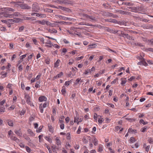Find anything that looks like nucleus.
<instances>
[{
	"mask_svg": "<svg viewBox=\"0 0 153 153\" xmlns=\"http://www.w3.org/2000/svg\"><path fill=\"white\" fill-rule=\"evenodd\" d=\"M19 14V13H15L14 14L10 13H5L4 14V16L6 17L11 18L13 17L14 16H18Z\"/></svg>",
	"mask_w": 153,
	"mask_h": 153,
	"instance_id": "nucleus-1",
	"label": "nucleus"
},
{
	"mask_svg": "<svg viewBox=\"0 0 153 153\" xmlns=\"http://www.w3.org/2000/svg\"><path fill=\"white\" fill-rule=\"evenodd\" d=\"M14 3L15 4V6L16 7H20L21 9H29L30 8V7L28 6L26 4H22L21 5H19L17 4H16L14 2Z\"/></svg>",
	"mask_w": 153,
	"mask_h": 153,
	"instance_id": "nucleus-2",
	"label": "nucleus"
},
{
	"mask_svg": "<svg viewBox=\"0 0 153 153\" xmlns=\"http://www.w3.org/2000/svg\"><path fill=\"white\" fill-rule=\"evenodd\" d=\"M104 30L105 31H108L113 33H117L118 31L117 30H114L111 29L107 27H104Z\"/></svg>",
	"mask_w": 153,
	"mask_h": 153,
	"instance_id": "nucleus-3",
	"label": "nucleus"
},
{
	"mask_svg": "<svg viewBox=\"0 0 153 153\" xmlns=\"http://www.w3.org/2000/svg\"><path fill=\"white\" fill-rule=\"evenodd\" d=\"M104 15L107 16H113L114 18H117L118 17L117 16L114 15L113 14L108 12H105L104 13Z\"/></svg>",
	"mask_w": 153,
	"mask_h": 153,
	"instance_id": "nucleus-4",
	"label": "nucleus"
},
{
	"mask_svg": "<svg viewBox=\"0 0 153 153\" xmlns=\"http://www.w3.org/2000/svg\"><path fill=\"white\" fill-rule=\"evenodd\" d=\"M25 98L26 100V102L28 104H30V97L28 95L25 94Z\"/></svg>",
	"mask_w": 153,
	"mask_h": 153,
	"instance_id": "nucleus-5",
	"label": "nucleus"
},
{
	"mask_svg": "<svg viewBox=\"0 0 153 153\" xmlns=\"http://www.w3.org/2000/svg\"><path fill=\"white\" fill-rule=\"evenodd\" d=\"M117 12L120 13L121 14L126 15H131V13L127 11H123L122 10H118Z\"/></svg>",
	"mask_w": 153,
	"mask_h": 153,
	"instance_id": "nucleus-6",
	"label": "nucleus"
},
{
	"mask_svg": "<svg viewBox=\"0 0 153 153\" xmlns=\"http://www.w3.org/2000/svg\"><path fill=\"white\" fill-rule=\"evenodd\" d=\"M83 16L84 17H85L86 18H89L92 20H95V18L94 17L92 16H89L86 14H83Z\"/></svg>",
	"mask_w": 153,
	"mask_h": 153,
	"instance_id": "nucleus-7",
	"label": "nucleus"
},
{
	"mask_svg": "<svg viewBox=\"0 0 153 153\" xmlns=\"http://www.w3.org/2000/svg\"><path fill=\"white\" fill-rule=\"evenodd\" d=\"M59 147L58 146H52L51 147V149L53 151V152H54L57 153L56 152V149L57 150H59Z\"/></svg>",
	"mask_w": 153,
	"mask_h": 153,
	"instance_id": "nucleus-8",
	"label": "nucleus"
},
{
	"mask_svg": "<svg viewBox=\"0 0 153 153\" xmlns=\"http://www.w3.org/2000/svg\"><path fill=\"white\" fill-rule=\"evenodd\" d=\"M14 132L18 136H21L22 135V133L20 129L18 130H15Z\"/></svg>",
	"mask_w": 153,
	"mask_h": 153,
	"instance_id": "nucleus-9",
	"label": "nucleus"
},
{
	"mask_svg": "<svg viewBox=\"0 0 153 153\" xmlns=\"http://www.w3.org/2000/svg\"><path fill=\"white\" fill-rule=\"evenodd\" d=\"M32 8L33 10L39 9V7L38 4L36 3H34L32 5Z\"/></svg>",
	"mask_w": 153,
	"mask_h": 153,
	"instance_id": "nucleus-10",
	"label": "nucleus"
},
{
	"mask_svg": "<svg viewBox=\"0 0 153 153\" xmlns=\"http://www.w3.org/2000/svg\"><path fill=\"white\" fill-rule=\"evenodd\" d=\"M56 143L58 146L59 147V146L61 145V142L58 137H56Z\"/></svg>",
	"mask_w": 153,
	"mask_h": 153,
	"instance_id": "nucleus-11",
	"label": "nucleus"
},
{
	"mask_svg": "<svg viewBox=\"0 0 153 153\" xmlns=\"http://www.w3.org/2000/svg\"><path fill=\"white\" fill-rule=\"evenodd\" d=\"M11 140L16 141V142H19V140L16 137L13 135L11 136L10 137Z\"/></svg>",
	"mask_w": 153,
	"mask_h": 153,
	"instance_id": "nucleus-12",
	"label": "nucleus"
},
{
	"mask_svg": "<svg viewBox=\"0 0 153 153\" xmlns=\"http://www.w3.org/2000/svg\"><path fill=\"white\" fill-rule=\"evenodd\" d=\"M124 36L127 39L130 40H134V39L133 37L132 36H129L128 34H124Z\"/></svg>",
	"mask_w": 153,
	"mask_h": 153,
	"instance_id": "nucleus-13",
	"label": "nucleus"
},
{
	"mask_svg": "<svg viewBox=\"0 0 153 153\" xmlns=\"http://www.w3.org/2000/svg\"><path fill=\"white\" fill-rule=\"evenodd\" d=\"M46 98L44 96H41L39 97V100L40 102L46 101Z\"/></svg>",
	"mask_w": 153,
	"mask_h": 153,
	"instance_id": "nucleus-14",
	"label": "nucleus"
},
{
	"mask_svg": "<svg viewBox=\"0 0 153 153\" xmlns=\"http://www.w3.org/2000/svg\"><path fill=\"white\" fill-rule=\"evenodd\" d=\"M143 27L144 28L147 29H151L153 27V26H152L151 25H144Z\"/></svg>",
	"mask_w": 153,
	"mask_h": 153,
	"instance_id": "nucleus-15",
	"label": "nucleus"
},
{
	"mask_svg": "<svg viewBox=\"0 0 153 153\" xmlns=\"http://www.w3.org/2000/svg\"><path fill=\"white\" fill-rule=\"evenodd\" d=\"M36 22L42 25H45V20H43L42 21L37 20L36 21Z\"/></svg>",
	"mask_w": 153,
	"mask_h": 153,
	"instance_id": "nucleus-16",
	"label": "nucleus"
},
{
	"mask_svg": "<svg viewBox=\"0 0 153 153\" xmlns=\"http://www.w3.org/2000/svg\"><path fill=\"white\" fill-rule=\"evenodd\" d=\"M27 131L28 134H29L31 136L33 137L35 135V134L33 133L32 131L30 129H29Z\"/></svg>",
	"mask_w": 153,
	"mask_h": 153,
	"instance_id": "nucleus-17",
	"label": "nucleus"
},
{
	"mask_svg": "<svg viewBox=\"0 0 153 153\" xmlns=\"http://www.w3.org/2000/svg\"><path fill=\"white\" fill-rule=\"evenodd\" d=\"M45 43L47 44H49V45H46V46L48 47H51L53 45V44L51 43V41L50 40H48L47 42Z\"/></svg>",
	"mask_w": 153,
	"mask_h": 153,
	"instance_id": "nucleus-18",
	"label": "nucleus"
},
{
	"mask_svg": "<svg viewBox=\"0 0 153 153\" xmlns=\"http://www.w3.org/2000/svg\"><path fill=\"white\" fill-rule=\"evenodd\" d=\"M65 87L64 86H63L62 87V88L61 90V92L62 93V94L63 95H65L66 93V91L65 90Z\"/></svg>",
	"mask_w": 153,
	"mask_h": 153,
	"instance_id": "nucleus-19",
	"label": "nucleus"
},
{
	"mask_svg": "<svg viewBox=\"0 0 153 153\" xmlns=\"http://www.w3.org/2000/svg\"><path fill=\"white\" fill-rule=\"evenodd\" d=\"M63 73L62 72H61L60 73L57 75L56 76L54 77L55 79L60 77L62 75H63Z\"/></svg>",
	"mask_w": 153,
	"mask_h": 153,
	"instance_id": "nucleus-20",
	"label": "nucleus"
},
{
	"mask_svg": "<svg viewBox=\"0 0 153 153\" xmlns=\"http://www.w3.org/2000/svg\"><path fill=\"white\" fill-rule=\"evenodd\" d=\"M5 108L4 106L0 107V113L5 112Z\"/></svg>",
	"mask_w": 153,
	"mask_h": 153,
	"instance_id": "nucleus-21",
	"label": "nucleus"
},
{
	"mask_svg": "<svg viewBox=\"0 0 153 153\" xmlns=\"http://www.w3.org/2000/svg\"><path fill=\"white\" fill-rule=\"evenodd\" d=\"M60 62L59 59H57L56 62L54 63V66L55 67H57L59 66V64Z\"/></svg>",
	"mask_w": 153,
	"mask_h": 153,
	"instance_id": "nucleus-22",
	"label": "nucleus"
},
{
	"mask_svg": "<svg viewBox=\"0 0 153 153\" xmlns=\"http://www.w3.org/2000/svg\"><path fill=\"white\" fill-rule=\"evenodd\" d=\"M57 3L58 4H65L66 2L65 1V0H59L56 1Z\"/></svg>",
	"mask_w": 153,
	"mask_h": 153,
	"instance_id": "nucleus-23",
	"label": "nucleus"
},
{
	"mask_svg": "<svg viewBox=\"0 0 153 153\" xmlns=\"http://www.w3.org/2000/svg\"><path fill=\"white\" fill-rule=\"evenodd\" d=\"M93 141L94 142V145L95 146L97 145L98 144V140L95 137H94L93 139Z\"/></svg>",
	"mask_w": 153,
	"mask_h": 153,
	"instance_id": "nucleus-24",
	"label": "nucleus"
},
{
	"mask_svg": "<svg viewBox=\"0 0 153 153\" xmlns=\"http://www.w3.org/2000/svg\"><path fill=\"white\" fill-rule=\"evenodd\" d=\"M31 15L32 16H35L36 15V16L38 17H41V13H31Z\"/></svg>",
	"mask_w": 153,
	"mask_h": 153,
	"instance_id": "nucleus-25",
	"label": "nucleus"
},
{
	"mask_svg": "<svg viewBox=\"0 0 153 153\" xmlns=\"http://www.w3.org/2000/svg\"><path fill=\"white\" fill-rule=\"evenodd\" d=\"M45 139L48 141L49 143H52L51 139L49 137H48V136H45Z\"/></svg>",
	"mask_w": 153,
	"mask_h": 153,
	"instance_id": "nucleus-26",
	"label": "nucleus"
},
{
	"mask_svg": "<svg viewBox=\"0 0 153 153\" xmlns=\"http://www.w3.org/2000/svg\"><path fill=\"white\" fill-rule=\"evenodd\" d=\"M48 31L49 32H50L51 33H56L57 32V30L54 29L52 30L51 29H49Z\"/></svg>",
	"mask_w": 153,
	"mask_h": 153,
	"instance_id": "nucleus-27",
	"label": "nucleus"
},
{
	"mask_svg": "<svg viewBox=\"0 0 153 153\" xmlns=\"http://www.w3.org/2000/svg\"><path fill=\"white\" fill-rule=\"evenodd\" d=\"M82 141L83 143L85 144L87 143H88V141L86 140L85 137H83L82 139Z\"/></svg>",
	"mask_w": 153,
	"mask_h": 153,
	"instance_id": "nucleus-28",
	"label": "nucleus"
},
{
	"mask_svg": "<svg viewBox=\"0 0 153 153\" xmlns=\"http://www.w3.org/2000/svg\"><path fill=\"white\" fill-rule=\"evenodd\" d=\"M129 141L130 142L132 143H133L135 141H136V140H135L134 138L133 137H131L129 139Z\"/></svg>",
	"mask_w": 153,
	"mask_h": 153,
	"instance_id": "nucleus-29",
	"label": "nucleus"
},
{
	"mask_svg": "<svg viewBox=\"0 0 153 153\" xmlns=\"http://www.w3.org/2000/svg\"><path fill=\"white\" fill-rule=\"evenodd\" d=\"M136 130L134 129H132L131 128H129L128 130V132L131 133H133L134 132H136Z\"/></svg>",
	"mask_w": 153,
	"mask_h": 153,
	"instance_id": "nucleus-30",
	"label": "nucleus"
},
{
	"mask_svg": "<svg viewBox=\"0 0 153 153\" xmlns=\"http://www.w3.org/2000/svg\"><path fill=\"white\" fill-rule=\"evenodd\" d=\"M142 65H143L145 66H147L148 65V64L146 62L144 59H142Z\"/></svg>",
	"mask_w": 153,
	"mask_h": 153,
	"instance_id": "nucleus-31",
	"label": "nucleus"
},
{
	"mask_svg": "<svg viewBox=\"0 0 153 153\" xmlns=\"http://www.w3.org/2000/svg\"><path fill=\"white\" fill-rule=\"evenodd\" d=\"M103 147L101 145H100L99 146V147L98 149V152H101L103 151Z\"/></svg>",
	"mask_w": 153,
	"mask_h": 153,
	"instance_id": "nucleus-32",
	"label": "nucleus"
},
{
	"mask_svg": "<svg viewBox=\"0 0 153 153\" xmlns=\"http://www.w3.org/2000/svg\"><path fill=\"white\" fill-rule=\"evenodd\" d=\"M91 69H88L87 70H85L84 72V74H87L88 73H91Z\"/></svg>",
	"mask_w": 153,
	"mask_h": 153,
	"instance_id": "nucleus-33",
	"label": "nucleus"
},
{
	"mask_svg": "<svg viewBox=\"0 0 153 153\" xmlns=\"http://www.w3.org/2000/svg\"><path fill=\"white\" fill-rule=\"evenodd\" d=\"M24 137L28 142L31 141V140H30L29 137L28 136H25V135H23Z\"/></svg>",
	"mask_w": 153,
	"mask_h": 153,
	"instance_id": "nucleus-34",
	"label": "nucleus"
},
{
	"mask_svg": "<svg viewBox=\"0 0 153 153\" xmlns=\"http://www.w3.org/2000/svg\"><path fill=\"white\" fill-rule=\"evenodd\" d=\"M135 45L137 46H140V47H143L144 46L143 45V44H142L140 43H139V42L136 43H135Z\"/></svg>",
	"mask_w": 153,
	"mask_h": 153,
	"instance_id": "nucleus-35",
	"label": "nucleus"
},
{
	"mask_svg": "<svg viewBox=\"0 0 153 153\" xmlns=\"http://www.w3.org/2000/svg\"><path fill=\"white\" fill-rule=\"evenodd\" d=\"M39 108L40 110V112L41 113H42L43 111V109L42 108V104H41L39 105Z\"/></svg>",
	"mask_w": 153,
	"mask_h": 153,
	"instance_id": "nucleus-36",
	"label": "nucleus"
},
{
	"mask_svg": "<svg viewBox=\"0 0 153 153\" xmlns=\"http://www.w3.org/2000/svg\"><path fill=\"white\" fill-rule=\"evenodd\" d=\"M64 118V116H62L59 119V122L60 123H63V122L62 119Z\"/></svg>",
	"mask_w": 153,
	"mask_h": 153,
	"instance_id": "nucleus-37",
	"label": "nucleus"
},
{
	"mask_svg": "<svg viewBox=\"0 0 153 153\" xmlns=\"http://www.w3.org/2000/svg\"><path fill=\"white\" fill-rule=\"evenodd\" d=\"M109 22L115 23H117V22L116 19H109Z\"/></svg>",
	"mask_w": 153,
	"mask_h": 153,
	"instance_id": "nucleus-38",
	"label": "nucleus"
},
{
	"mask_svg": "<svg viewBox=\"0 0 153 153\" xmlns=\"http://www.w3.org/2000/svg\"><path fill=\"white\" fill-rule=\"evenodd\" d=\"M40 83V81H39L36 82L35 84V87L36 88H39V84Z\"/></svg>",
	"mask_w": 153,
	"mask_h": 153,
	"instance_id": "nucleus-39",
	"label": "nucleus"
},
{
	"mask_svg": "<svg viewBox=\"0 0 153 153\" xmlns=\"http://www.w3.org/2000/svg\"><path fill=\"white\" fill-rule=\"evenodd\" d=\"M48 128H49V131L51 132H53V128L52 127V126L51 125L49 126H48Z\"/></svg>",
	"mask_w": 153,
	"mask_h": 153,
	"instance_id": "nucleus-40",
	"label": "nucleus"
},
{
	"mask_svg": "<svg viewBox=\"0 0 153 153\" xmlns=\"http://www.w3.org/2000/svg\"><path fill=\"white\" fill-rule=\"evenodd\" d=\"M8 124L9 126H13V123L12 121H10L8 122Z\"/></svg>",
	"mask_w": 153,
	"mask_h": 153,
	"instance_id": "nucleus-41",
	"label": "nucleus"
},
{
	"mask_svg": "<svg viewBox=\"0 0 153 153\" xmlns=\"http://www.w3.org/2000/svg\"><path fill=\"white\" fill-rule=\"evenodd\" d=\"M147 127L145 126L144 127L142 128L141 129V131L143 132H144L146 130Z\"/></svg>",
	"mask_w": 153,
	"mask_h": 153,
	"instance_id": "nucleus-42",
	"label": "nucleus"
},
{
	"mask_svg": "<svg viewBox=\"0 0 153 153\" xmlns=\"http://www.w3.org/2000/svg\"><path fill=\"white\" fill-rule=\"evenodd\" d=\"M12 131L11 130L9 131L8 132V137H10L11 136H12Z\"/></svg>",
	"mask_w": 153,
	"mask_h": 153,
	"instance_id": "nucleus-43",
	"label": "nucleus"
},
{
	"mask_svg": "<svg viewBox=\"0 0 153 153\" xmlns=\"http://www.w3.org/2000/svg\"><path fill=\"white\" fill-rule=\"evenodd\" d=\"M43 127V126H40L39 128L38 129H37L36 130V132H40L41 131V130L42 129V128Z\"/></svg>",
	"mask_w": 153,
	"mask_h": 153,
	"instance_id": "nucleus-44",
	"label": "nucleus"
},
{
	"mask_svg": "<svg viewBox=\"0 0 153 153\" xmlns=\"http://www.w3.org/2000/svg\"><path fill=\"white\" fill-rule=\"evenodd\" d=\"M9 21H10V22H16L18 21V20L17 19H16L15 20H14V19H9Z\"/></svg>",
	"mask_w": 153,
	"mask_h": 153,
	"instance_id": "nucleus-45",
	"label": "nucleus"
},
{
	"mask_svg": "<svg viewBox=\"0 0 153 153\" xmlns=\"http://www.w3.org/2000/svg\"><path fill=\"white\" fill-rule=\"evenodd\" d=\"M148 141L150 143H152L153 142V139L151 137H150L148 138Z\"/></svg>",
	"mask_w": 153,
	"mask_h": 153,
	"instance_id": "nucleus-46",
	"label": "nucleus"
},
{
	"mask_svg": "<svg viewBox=\"0 0 153 153\" xmlns=\"http://www.w3.org/2000/svg\"><path fill=\"white\" fill-rule=\"evenodd\" d=\"M24 29V27L23 26H22L19 27V32H21Z\"/></svg>",
	"mask_w": 153,
	"mask_h": 153,
	"instance_id": "nucleus-47",
	"label": "nucleus"
},
{
	"mask_svg": "<svg viewBox=\"0 0 153 153\" xmlns=\"http://www.w3.org/2000/svg\"><path fill=\"white\" fill-rule=\"evenodd\" d=\"M26 149L28 152L30 153V149L28 146H26Z\"/></svg>",
	"mask_w": 153,
	"mask_h": 153,
	"instance_id": "nucleus-48",
	"label": "nucleus"
},
{
	"mask_svg": "<svg viewBox=\"0 0 153 153\" xmlns=\"http://www.w3.org/2000/svg\"><path fill=\"white\" fill-rule=\"evenodd\" d=\"M67 135V139L70 140L71 138V137H70V133H68Z\"/></svg>",
	"mask_w": 153,
	"mask_h": 153,
	"instance_id": "nucleus-49",
	"label": "nucleus"
},
{
	"mask_svg": "<svg viewBox=\"0 0 153 153\" xmlns=\"http://www.w3.org/2000/svg\"><path fill=\"white\" fill-rule=\"evenodd\" d=\"M118 79V78H117L116 79H114L113 81H112L111 82V84L115 83L117 82V80Z\"/></svg>",
	"mask_w": 153,
	"mask_h": 153,
	"instance_id": "nucleus-50",
	"label": "nucleus"
},
{
	"mask_svg": "<svg viewBox=\"0 0 153 153\" xmlns=\"http://www.w3.org/2000/svg\"><path fill=\"white\" fill-rule=\"evenodd\" d=\"M78 70L76 67H75L74 68H72V72L76 71Z\"/></svg>",
	"mask_w": 153,
	"mask_h": 153,
	"instance_id": "nucleus-51",
	"label": "nucleus"
},
{
	"mask_svg": "<svg viewBox=\"0 0 153 153\" xmlns=\"http://www.w3.org/2000/svg\"><path fill=\"white\" fill-rule=\"evenodd\" d=\"M123 79L122 78V82H121V85H124L126 83V80H123L122 79Z\"/></svg>",
	"mask_w": 153,
	"mask_h": 153,
	"instance_id": "nucleus-52",
	"label": "nucleus"
},
{
	"mask_svg": "<svg viewBox=\"0 0 153 153\" xmlns=\"http://www.w3.org/2000/svg\"><path fill=\"white\" fill-rule=\"evenodd\" d=\"M18 69L20 71H22L23 70V67H22V65H20L18 67Z\"/></svg>",
	"mask_w": 153,
	"mask_h": 153,
	"instance_id": "nucleus-53",
	"label": "nucleus"
},
{
	"mask_svg": "<svg viewBox=\"0 0 153 153\" xmlns=\"http://www.w3.org/2000/svg\"><path fill=\"white\" fill-rule=\"evenodd\" d=\"M80 80V79H79V78H78L76 80L75 82V84L76 85L79 82Z\"/></svg>",
	"mask_w": 153,
	"mask_h": 153,
	"instance_id": "nucleus-54",
	"label": "nucleus"
},
{
	"mask_svg": "<svg viewBox=\"0 0 153 153\" xmlns=\"http://www.w3.org/2000/svg\"><path fill=\"white\" fill-rule=\"evenodd\" d=\"M95 46V44H94V45H89L88 46V48L89 49L90 48H94L95 47V46Z\"/></svg>",
	"mask_w": 153,
	"mask_h": 153,
	"instance_id": "nucleus-55",
	"label": "nucleus"
},
{
	"mask_svg": "<svg viewBox=\"0 0 153 153\" xmlns=\"http://www.w3.org/2000/svg\"><path fill=\"white\" fill-rule=\"evenodd\" d=\"M25 111L24 110H22L21 112H20V114L21 115H23L25 113Z\"/></svg>",
	"mask_w": 153,
	"mask_h": 153,
	"instance_id": "nucleus-56",
	"label": "nucleus"
},
{
	"mask_svg": "<svg viewBox=\"0 0 153 153\" xmlns=\"http://www.w3.org/2000/svg\"><path fill=\"white\" fill-rule=\"evenodd\" d=\"M21 87L22 89L23 90H24L25 88V86L24 84L23 83H22L21 84Z\"/></svg>",
	"mask_w": 153,
	"mask_h": 153,
	"instance_id": "nucleus-57",
	"label": "nucleus"
},
{
	"mask_svg": "<svg viewBox=\"0 0 153 153\" xmlns=\"http://www.w3.org/2000/svg\"><path fill=\"white\" fill-rule=\"evenodd\" d=\"M62 123L60 125V127L61 129H63L64 128V125L63 123Z\"/></svg>",
	"mask_w": 153,
	"mask_h": 153,
	"instance_id": "nucleus-58",
	"label": "nucleus"
},
{
	"mask_svg": "<svg viewBox=\"0 0 153 153\" xmlns=\"http://www.w3.org/2000/svg\"><path fill=\"white\" fill-rule=\"evenodd\" d=\"M27 54H25L21 56L20 57V58L21 59H23L25 58Z\"/></svg>",
	"mask_w": 153,
	"mask_h": 153,
	"instance_id": "nucleus-59",
	"label": "nucleus"
},
{
	"mask_svg": "<svg viewBox=\"0 0 153 153\" xmlns=\"http://www.w3.org/2000/svg\"><path fill=\"white\" fill-rule=\"evenodd\" d=\"M81 127L80 126H79L78 128V129L77 131V134H79L80 133V131H81Z\"/></svg>",
	"mask_w": 153,
	"mask_h": 153,
	"instance_id": "nucleus-60",
	"label": "nucleus"
},
{
	"mask_svg": "<svg viewBox=\"0 0 153 153\" xmlns=\"http://www.w3.org/2000/svg\"><path fill=\"white\" fill-rule=\"evenodd\" d=\"M53 46L56 48H60V46L56 44H54L53 45Z\"/></svg>",
	"mask_w": 153,
	"mask_h": 153,
	"instance_id": "nucleus-61",
	"label": "nucleus"
},
{
	"mask_svg": "<svg viewBox=\"0 0 153 153\" xmlns=\"http://www.w3.org/2000/svg\"><path fill=\"white\" fill-rule=\"evenodd\" d=\"M148 62L150 64L153 65V61L152 60H147Z\"/></svg>",
	"mask_w": 153,
	"mask_h": 153,
	"instance_id": "nucleus-62",
	"label": "nucleus"
},
{
	"mask_svg": "<svg viewBox=\"0 0 153 153\" xmlns=\"http://www.w3.org/2000/svg\"><path fill=\"white\" fill-rule=\"evenodd\" d=\"M65 120L66 122L68 123L70 120V118L69 117H67L65 119Z\"/></svg>",
	"mask_w": 153,
	"mask_h": 153,
	"instance_id": "nucleus-63",
	"label": "nucleus"
},
{
	"mask_svg": "<svg viewBox=\"0 0 153 153\" xmlns=\"http://www.w3.org/2000/svg\"><path fill=\"white\" fill-rule=\"evenodd\" d=\"M149 41L150 42L151 45H153V39H152L150 40H149Z\"/></svg>",
	"mask_w": 153,
	"mask_h": 153,
	"instance_id": "nucleus-64",
	"label": "nucleus"
}]
</instances>
